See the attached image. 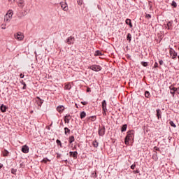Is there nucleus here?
Segmentation results:
<instances>
[{
    "instance_id": "nucleus-47",
    "label": "nucleus",
    "mask_w": 179,
    "mask_h": 179,
    "mask_svg": "<svg viewBox=\"0 0 179 179\" xmlns=\"http://www.w3.org/2000/svg\"><path fill=\"white\" fill-rule=\"evenodd\" d=\"M20 78L21 79H23V78H24V75H23V73H21V74L20 75Z\"/></svg>"
},
{
    "instance_id": "nucleus-3",
    "label": "nucleus",
    "mask_w": 179,
    "mask_h": 179,
    "mask_svg": "<svg viewBox=\"0 0 179 179\" xmlns=\"http://www.w3.org/2000/svg\"><path fill=\"white\" fill-rule=\"evenodd\" d=\"M88 69H91V71H94L95 72H99V71H101L102 68L99 65L94 64L88 67Z\"/></svg>"
},
{
    "instance_id": "nucleus-28",
    "label": "nucleus",
    "mask_w": 179,
    "mask_h": 179,
    "mask_svg": "<svg viewBox=\"0 0 179 179\" xmlns=\"http://www.w3.org/2000/svg\"><path fill=\"white\" fill-rule=\"evenodd\" d=\"M169 89H170L171 92V91H173V92H177V88L173 87V85H171V86L169 87Z\"/></svg>"
},
{
    "instance_id": "nucleus-20",
    "label": "nucleus",
    "mask_w": 179,
    "mask_h": 179,
    "mask_svg": "<svg viewBox=\"0 0 179 179\" xmlns=\"http://www.w3.org/2000/svg\"><path fill=\"white\" fill-rule=\"evenodd\" d=\"M103 55V52H101L100 50H96L94 53L95 57H99Z\"/></svg>"
},
{
    "instance_id": "nucleus-31",
    "label": "nucleus",
    "mask_w": 179,
    "mask_h": 179,
    "mask_svg": "<svg viewBox=\"0 0 179 179\" xmlns=\"http://www.w3.org/2000/svg\"><path fill=\"white\" fill-rule=\"evenodd\" d=\"M64 87L65 89H66V90H71V84L66 85Z\"/></svg>"
},
{
    "instance_id": "nucleus-58",
    "label": "nucleus",
    "mask_w": 179,
    "mask_h": 179,
    "mask_svg": "<svg viewBox=\"0 0 179 179\" xmlns=\"http://www.w3.org/2000/svg\"><path fill=\"white\" fill-rule=\"evenodd\" d=\"M65 162H68V159H66Z\"/></svg>"
},
{
    "instance_id": "nucleus-51",
    "label": "nucleus",
    "mask_w": 179,
    "mask_h": 179,
    "mask_svg": "<svg viewBox=\"0 0 179 179\" xmlns=\"http://www.w3.org/2000/svg\"><path fill=\"white\" fill-rule=\"evenodd\" d=\"M134 173H135L136 174H138L139 170H136V171H134Z\"/></svg>"
},
{
    "instance_id": "nucleus-36",
    "label": "nucleus",
    "mask_w": 179,
    "mask_h": 179,
    "mask_svg": "<svg viewBox=\"0 0 179 179\" xmlns=\"http://www.w3.org/2000/svg\"><path fill=\"white\" fill-rule=\"evenodd\" d=\"M171 5L173 8H177V3L176 1H173Z\"/></svg>"
},
{
    "instance_id": "nucleus-7",
    "label": "nucleus",
    "mask_w": 179,
    "mask_h": 179,
    "mask_svg": "<svg viewBox=\"0 0 179 179\" xmlns=\"http://www.w3.org/2000/svg\"><path fill=\"white\" fill-rule=\"evenodd\" d=\"M169 53H170V55L172 57V59H174L176 58L177 53L174 49L170 48Z\"/></svg>"
},
{
    "instance_id": "nucleus-29",
    "label": "nucleus",
    "mask_w": 179,
    "mask_h": 179,
    "mask_svg": "<svg viewBox=\"0 0 179 179\" xmlns=\"http://www.w3.org/2000/svg\"><path fill=\"white\" fill-rule=\"evenodd\" d=\"M169 124L171 125V127H173V128H176V127H177L176 125V124L174 123V122H173V121H170Z\"/></svg>"
},
{
    "instance_id": "nucleus-45",
    "label": "nucleus",
    "mask_w": 179,
    "mask_h": 179,
    "mask_svg": "<svg viewBox=\"0 0 179 179\" xmlns=\"http://www.w3.org/2000/svg\"><path fill=\"white\" fill-rule=\"evenodd\" d=\"M154 68H159V64H157V62L155 63Z\"/></svg>"
},
{
    "instance_id": "nucleus-21",
    "label": "nucleus",
    "mask_w": 179,
    "mask_h": 179,
    "mask_svg": "<svg viewBox=\"0 0 179 179\" xmlns=\"http://www.w3.org/2000/svg\"><path fill=\"white\" fill-rule=\"evenodd\" d=\"M6 106L1 105L0 107V110L2 113H6Z\"/></svg>"
},
{
    "instance_id": "nucleus-17",
    "label": "nucleus",
    "mask_w": 179,
    "mask_h": 179,
    "mask_svg": "<svg viewBox=\"0 0 179 179\" xmlns=\"http://www.w3.org/2000/svg\"><path fill=\"white\" fill-rule=\"evenodd\" d=\"M73 142H75V136H69V143H70V145H71V143H73Z\"/></svg>"
},
{
    "instance_id": "nucleus-15",
    "label": "nucleus",
    "mask_w": 179,
    "mask_h": 179,
    "mask_svg": "<svg viewBox=\"0 0 179 179\" xmlns=\"http://www.w3.org/2000/svg\"><path fill=\"white\" fill-rule=\"evenodd\" d=\"M71 115H66L64 118V122L69 124V121H71Z\"/></svg>"
},
{
    "instance_id": "nucleus-57",
    "label": "nucleus",
    "mask_w": 179,
    "mask_h": 179,
    "mask_svg": "<svg viewBox=\"0 0 179 179\" xmlns=\"http://www.w3.org/2000/svg\"><path fill=\"white\" fill-rule=\"evenodd\" d=\"M33 113H34V111H33V110H31V114H33Z\"/></svg>"
},
{
    "instance_id": "nucleus-8",
    "label": "nucleus",
    "mask_w": 179,
    "mask_h": 179,
    "mask_svg": "<svg viewBox=\"0 0 179 179\" xmlns=\"http://www.w3.org/2000/svg\"><path fill=\"white\" fill-rule=\"evenodd\" d=\"M60 6L61 8H62L63 10H64V12H67L68 10V4L65 2H60Z\"/></svg>"
},
{
    "instance_id": "nucleus-52",
    "label": "nucleus",
    "mask_w": 179,
    "mask_h": 179,
    "mask_svg": "<svg viewBox=\"0 0 179 179\" xmlns=\"http://www.w3.org/2000/svg\"><path fill=\"white\" fill-rule=\"evenodd\" d=\"M87 92L88 93H89V92H91L90 88V87L87 88Z\"/></svg>"
},
{
    "instance_id": "nucleus-53",
    "label": "nucleus",
    "mask_w": 179,
    "mask_h": 179,
    "mask_svg": "<svg viewBox=\"0 0 179 179\" xmlns=\"http://www.w3.org/2000/svg\"><path fill=\"white\" fill-rule=\"evenodd\" d=\"M155 150H160V148H158L157 147H155Z\"/></svg>"
},
{
    "instance_id": "nucleus-46",
    "label": "nucleus",
    "mask_w": 179,
    "mask_h": 179,
    "mask_svg": "<svg viewBox=\"0 0 179 179\" xmlns=\"http://www.w3.org/2000/svg\"><path fill=\"white\" fill-rule=\"evenodd\" d=\"M159 65H163V64H164V62H163V60H159Z\"/></svg>"
},
{
    "instance_id": "nucleus-34",
    "label": "nucleus",
    "mask_w": 179,
    "mask_h": 179,
    "mask_svg": "<svg viewBox=\"0 0 179 179\" xmlns=\"http://www.w3.org/2000/svg\"><path fill=\"white\" fill-rule=\"evenodd\" d=\"M141 65H142L143 66L146 67V66H148V63L146 62H141Z\"/></svg>"
},
{
    "instance_id": "nucleus-48",
    "label": "nucleus",
    "mask_w": 179,
    "mask_h": 179,
    "mask_svg": "<svg viewBox=\"0 0 179 179\" xmlns=\"http://www.w3.org/2000/svg\"><path fill=\"white\" fill-rule=\"evenodd\" d=\"M103 112L102 113L103 115H107V110H103Z\"/></svg>"
},
{
    "instance_id": "nucleus-42",
    "label": "nucleus",
    "mask_w": 179,
    "mask_h": 179,
    "mask_svg": "<svg viewBox=\"0 0 179 179\" xmlns=\"http://www.w3.org/2000/svg\"><path fill=\"white\" fill-rule=\"evenodd\" d=\"M92 177L96 178V177H97V173L96 172L92 173Z\"/></svg>"
},
{
    "instance_id": "nucleus-38",
    "label": "nucleus",
    "mask_w": 179,
    "mask_h": 179,
    "mask_svg": "<svg viewBox=\"0 0 179 179\" xmlns=\"http://www.w3.org/2000/svg\"><path fill=\"white\" fill-rule=\"evenodd\" d=\"M16 171H17V170L15 169H11V173L14 174L15 176L16 174Z\"/></svg>"
},
{
    "instance_id": "nucleus-22",
    "label": "nucleus",
    "mask_w": 179,
    "mask_h": 179,
    "mask_svg": "<svg viewBox=\"0 0 179 179\" xmlns=\"http://www.w3.org/2000/svg\"><path fill=\"white\" fill-rule=\"evenodd\" d=\"M57 110L58 113H62V111H64V106H57Z\"/></svg>"
},
{
    "instance_id": "nucleus-18",
    "label": "nucleus",
    "mask_w": 179,
    "mask_h": 179,
    "mask_svg": "<svg viewBox=\"0 0 179 179\" xmlns=\"http://www.w3.org/2000/svg\"><path fill=\"white\" fill-rule=\"evenodd\" d=\"M2 154L3 157H8V156H9V152L7 150H3Z\"/></svg>"
},
{
    "instance_id": "nucleus-50",
    "label": "nucleus",
    "mask_w": 179,
    "mask_h": 179,
    "mask_svg": "<svg viewBox=\"0 0 179 179\" xmlns=\"http://www.w3.org/2000/svg\"><path fill=\"white\" fill-rule=\"evenodd\" d=\"M1 29H2L3 30H5V29H6V27H5V25L2 24V25H1Z\"/></svg>"
},
{
    "instance_id": "nucleus-11",
    "label": "nucleus",
    "mask_w": 179,
    "mask_h": 179,
    "mask_svg": "<svg viewBox=\"0 0 179 179\" xmlns=\"http://www.w3.org/2000/svg\"><path fill=\"white\" fill-rule=\"evenodd\" d=\"M17 6L18 8H20V9H23V8H24V0H19L17 2Z\"/></svg>"
},
{
    "instance_id": "nucleus-6",
    "label": "nucleus",
    "mask_w": 179,
    "mask_h": 179,
    "mask_svg": "<svg viewBox=\"0 0 179 179\" xmlns=\"http://www.w3.org/2000/svg\"><path fill=\"white\" fill-rule=\"evenodd\" d=\"M65 43H67L69 45L73 44V43H75V37L71 36L66 40Z\"/></svg>"
},
{
    "instance_id": "nucleus-40",
    "label": "nucleus",
    "mask_w": 179,
    "mask_h": 179,
    "mask_svg": "<svg viewBox=\"0 0 179 179\" xmlns=\"http://www.w3.org/2000/svg\"><path fill=\"white\" fill-rule=\"evenodd\" d=\"M130 167H131V170H134L135 167H136V164L134 163Z\"/></svg>"
},
{
    "instance_id": "nucleus-4",
    "label": "nucleus",
    "mask_w": 179,
    "mask_h": 179,
    "mask_svg": "<svg viewBox=\"0 0 179 179\" xmlns=\"http://www.w3.org/2000/svg\"><path fill=\"white\" fill-rule=\"evenodd\" d=\"M98 134L99 136H104L106 135V127H99L98 130Z\"/></svg>"
},
{
    "instance_id": "nucleus-16",
    "label": "nucleus",
    "mask_w": 179,
    "mask_h": 179,
    "mask_svg": "<svg viewBox=\"0 0 179 179\" xmlns=\"http://www.w3.org/2000/svg\"><path fill=\"white\" fill-rule=\"evenodd\" d=\"M157 117L158 118V120H160V118H162V110L160 109H157Z\"/></svg>"
},
{
    "instance_id": "nucleus-26",
    "label": "nucleus",
    "mask_w": 179,
    "mask_h": 179,
    "mask_svg": "<svg viewBox=\"0 0 179 179\" xmlns=\"http://www.w3.org/2000/svg\"><path fill=\"white\" fill-rule=\"evenodd\" d=\"M92 145H93V146H94V148H98V146H99V142H97V141H94L93 142H92Z\"/></svg>"
},
{
    "instance_id": "nucleus-23",
    "label": "nucleus",
    "mask_w": 179,
    "mask_h": 179,
    "mask_svg": "<svg viewBox=\"0 0 179 179\" xmlns=\"http://www.w3.org/2000/svg\"><path fill=\"white\" fill-rule=\"evenodd\" d=\"M127 128H128V125L123 124L121 129V132H125V131H127Z\"/></svg>"
},
{
    "instance_id": "nucleus-60",
    "label": "nucleus",
    "mask_w": 179,
    "mask_h": 179,
    "mask_svg": "<svg viewBox=\"0 0 179 179\" xmlns=\"http://www.w3.org/2000/svg\"><path fill=\"white\" fill-rule=\"evenodd\" d=\"M178 50H179V47H178Z\"/></svg>"
},
{
    "instance_id": "nucleus-5",
    "label": "nucleus",
    "mask_w": 179,
    "mask_h": 179,
    "mask_svg": "<svg viewBox=\"0 0 179 179\" xmlns=\"http://www.w3.org/2000/svg\"><path fill=\"white\" fill-rule=\"evenodd\" d=\"M35 101L37 106H38V107H41V106L43 105V103H44V100L40 99V96H37L35 99Z\"/></svg>"
},
{
    "instance_id": "nucleus-33",
    "label": "nucleus",
    "mask_w": 179,
    "mask_h": 179,
    "mask_svg": "<svg viewBox=\"0 0 179 179\" xmlns=\"http://www.w3.org/2000/svg\"><path fill=\"white\" fill-rule=\"evenodd\" d=\"M89 120H91L92 122L96 121V115L90 117Z\"/></svg>"
},
{
    "instance_id": "nucleus-41",
    "label": "nucleus",
    "mask_w": 179,
    "mask_h": 179,
    "mask_svg": "<svg viewBox=\"0 0 179 179\" xmlns=\"http://www.w3.org/2000/svg\"><path fill=\"white\" fill-rule=\"evenodd\" d=\"M42 162H43V163H47V162H50V159H48V158H44V159L42 160Z\"/></svg>"
},
{
    "instance_id": "nucleus-32",
    "label": "nucleus",
    "mask_w": 179,
    "mask_h": 179,
    "mask_svg": "<svg viewBox=\"0 0 179 179\" xmlns=\"http://www.w3.org/2000/svg\"><path fill=\"white\" fill-rule=\"evenodd\" d=\"M149 96H150V92H149V91H145V96L149 99Z\"/></svg>"
},
{
    "instance_id": "nucleus-43",
    "label": "nucleus",
    "mask_w": 179,
    "mask_h": 179,
    "mask_svg": "<svg viewBox=\"0 0 179 179\" xmlns=\"http://www.w3.org/2000/svg\"><path fill=\"white\" fill-rule=\"evenodd\" d=\"M176 91H173V90L170 92V93H171V94H172L173 97H174V94H176Z\"/></svg>"
},
{
    "instance_id": "nucleus-1",
    "label": "nucleus",
    "mask_w": 179,
    "mask_h": 179,
    "mask_svg": "<svg viewBox=\"0 0 179 179\" xmlns=\"http://www.w3.org/2000/svg\"><path fill=\"white\" fill-rule=\"evenodd\" d=\"M134 130H130L127 131V135L125 137L124 143L125 145H129V141H133L134 137Z\"/></svg>"
},
{
    "instance_id": "nucleus-49",
    "label": "nucleus",
    "mask_w": 179,
    "mask_h": 179,
    "mask_svg": "<svg viewBox=\"0 0 179 179\" xmlns=\"http://www.w3.org/2000/svg\"><path fill=\"white\" fill-rule=\"evenodd\" d=\"M59 157H61V154L57 153V158L59 159Z\"/></svg>"
},
{
    "instance_id": "nucleus-10",
    "label": "nucleus",
    "mask_w": 179,
    "mask_h": 179,
    "mask_svg": "<svg viewBox=\"0 0 179 179\" xmlns=\"http://www.w3.org/2000/svg\"><path fill=\"white\" fill-rule=\"evenodd\" d=\"M70 157H73V159L76 160V159H78V151H70L69 152Z\"/></svg>"
},
{
    "instance_id": "nucleus-30",
    "label": "nucleus",
    "mask_w": 179,
    "mask_h": 179,
    "mask_svg": "<svg viewBox=\"0 0 179 179\" xmlns=\"http://www.w3.org/2000/svg\"><path fill=\"white\" fill-rule=\"evenodd\" d=\"M77 3H78V5H79L80 6H82V5H83V0H78V1H77Z\"/></svg>"
},
{
    "instance_id": "nucleus-12",
    "label": "nucleus",
    "mask_w": 179,
    "mask_h": 179,
    "mask_svg": "<svg viewBox=\"0 0 179 179\" xmlns=\"http://www.w3.org/2000/svg\"><path fill=\"white\" fill-rule=\"evenodd\" d=\"M101 107H102L103 111H107V102L106 101V100H103L102 101Z\"/></svg>"
},
{
    "instance_id": "nucleus-27",
    "label": "nucleus",
    "mask_w": 179,
    "mask_h": 179,
    "mask_svg": "<svg viewBox=\"0 0 179 179\" xmlns=\"http://www.w3.org/2000/svg\"><path fill=\"white\" fill-rule=\"evenodd\" d=\"M56 143H57V145H58V146H60V148H62V143H61L60 140L57 139L56 141Z\"/></svg>"
},
{
    "instance_id": "nucleus-25",
    "label": "nucleus",
    "mask_w": 179,
    "mask_h": 179,
    "mask_svg": "<svg viewBox=\"0 0 179 179\" xmlns=\"http://www.w3.org/2000/svg\"><path fill=\"white\" fill-rule=\"evenodd\" d=\"M64 134L66 135L67 134H71V129H69L68 127L64 128Z\"/></svg>"
},
{
    "instance_id": "nucleus-39",
    "label": "nucleus",
    "mask_w": 179,
    "mask_h": 179,
    "mask_svg": "<svg viewBox=\"0 0 179 179\" xmlns=\"http://www.w3.org/2000/svg\"><path fill=\"white\" fill-rule=\"evenodd\" d=\"M151 18H152V15L150 14L145 15V19H151Z\"/></svg>"
},
{
    "instance_id": "nucleus-19",
    "label": "nucleus",
    "mask_w": 179,
    "mask_h": 179,
    "mask_svg": "<svg viewBox=\"0 0 179 179\" xmlns=\"http://www.w3.org/2000/svg\"><path fill=\"white\" fill-rule=\"evenodd\" d=\"M127 40L129 43H131V41L132 40V35L130 33L127 34Z\"/></svg>"
},
{
    "instance_id": "nucleus-44",
    "label": "nucleus",
    "mask_w": 179,
    "mask_h": 179,
    "mask_svg": "<svg viewBox=\"0 0 179 179\" xmlns=\"http://www.w3.org/2000/svg\"><path fill=\"white\" fill-rule=\"evenodd\" d=\"M87 101H82L81 104H83V106H87Z\"/></svg>"
},
{
    "instance_id": "nucleus-9",
    "label": "nucleus",
    "mask_w": 179,
    "mask_h": 179,
    "mask_svg": "<svg viewBox=\"0 0 179 179\" xmlns=\"http://www.w3.org/2000/svg\"><path fill=\"white\" fill-rule=\"evenodd\" d=\"M15 38H16V40H18V41H22V40L24 38V36H23V34H17L15 35Z\"/></svg>"
},
{
    "instance_id": "nucleus-59",
    "label": "nucleus",
    "mask_w": 179,
    "mask_h": 179,
    "mask_svg": "<svg viewBox=\"0 0 179 179\" xmlns=\"http://www.w3.org/2000/svg\"><path fill=\"white\" fill-rule=\"evenodd\" d=\"M8 1H13V0H8Z\"/></svg>"
},
{
    "instance_id": "nucleus-13",
    "label": "nucleus",
    "mask_w": 179,
    "mask_h": 179,
    "mask_svg": "<svg viewBox=\"0 0 179 179\" xmlns=\"http://www.w3.org/2000/svg\"><path fill=\"white\" fill-rule=\"evenodd\" d=\"M125 23L126 24H127L128 26H129L130 29H132V27H134V26L132 25V21L131 20V19H127L125 20Z\"/></svg>"
},
{
    "instance_id": "nucleus-24",
    "label": "nucleus",
    "mask_w": 179,
    "mask_h": 179,
    "mask_svg": "<svg viewBox=\"0 0 179 179\" xmlns=\"http://www.w3.org/2000/svg\"><path fill=\"white\" fill-rule=\"evenodd\" d=\"M80 117L81 120H83V118H85L86 117V112H85V111L81 112Z\"/></svg>"
},
{
    "instance_id": "nucleus-37",
    "label": "nucleus",
    "mask_w": 179,
    "mask_h": 179,
    "mask_svg": "<svg viewBox=\"0 0 179 179\" xmlns=\"http://www.w3.org/2000/svg\"><path fill=\"white\" fill-rule=\"evenodd\" d=\"M167 27H168V30H170V29H171V22H169L167 23Z\"/></svg>"
},
{
    "instance_id": "nucleus-55",
    "label": "nucleus",
    "mask_w": 179,
    "mask_h": 179,
    "mask_svg": "<svg viewBox=\"0 0 179 179\" xmlns=\"http://www.w3.org/2000/svg\"><path fill=\"white\" fill-rule=\"evenodd\" d=\"M75 149H76V145L73 147V150H75Z\"/></svg>"
},
{
    "instance_id": "nucleus-35",
    "label": "nucleus",
    "mask_w": 179,
    "mask_h": 179,
    "mask_svg": "<svg viewBox=\"0 0 179 179\" xmlns=\"http://www.w3.org/2000/svg\"><path fill=\"white\" fill-rule=\"evenodd\" d=\"M22 85H23L22 90H26V87H27L26 83L23 82V80H22Z\"/></svg>"
},
{
    "instance_id": "nucleus-2",
    "label": "nucleus",
    "mask_w": 179,
    "mask_h": 179,
    "mask_svg": "<svg viewBox=\"0 0 179 179\" xmlns=\"http://www.w3.org/2000/svg\"><path fill=\"white\" fill-rule=\"evenodd\" d=\"M12 16H13V11L12 10H9L4 16V21H6V23H9V22L12 20Z\"/></svg>"
},
{
    "instance_id": "nucleus-14",
    "label": "nucleus",
    "mask_w": 179,
    "mask_h": 179,
    "mask_svg": "<svg viewBox=\"0 0 179 179\" xmlns=\"http://www.w3.org/2000/svg\"><path fill=\"white\" fill-rule=\"evenodd\" d=\"M21 150L22 153H27L29 152V146L27 145H23Z\"/></svg>"
},
{
    "instance_id": "nucleus-56",
    "label": "nucleus",
    "mask_w": 179,
    "mask_h": 179,
    "mask_svg": "<svg viewBox=\"0 0 179 179\" xmlns=\"http://www.w3.org/2000/svg\"><path fill=\"white\" fill-rule=\"evenodd\" d=\"M76 107L78 108V104L76 103Z\"/></svg>"
},
{
    "instance_id": "nucleus-54",
    "label": "nucleus",
    "mask_w": 179,
    "mask_h": 179,
    "mask_svg": "<svg viewBox=\"0 0 179 179\" xmlns=\"http://www.w3.org/2000/svg\"><path fill=\"white\" fill-rule=\"evenodd\" d=\"M2 167H3V164H0V169H2Z\"/></svg>"
}]
</instances>
